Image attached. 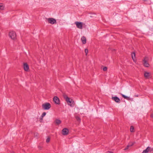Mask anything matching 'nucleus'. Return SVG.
Masks as SVG:
<instances>
[{
  "label": "nucleus",
  "instance_id": "obj_1",
  "mask_svg": "<svg viewBox=\"0 0 153 153\" xmlns=\"http://www.w3.org/2000/svg\"><path fill=\"white\" fill-rule=\"evenodd\" d=\"M148 58L147 57H145L143 59V64L146 67H148L149 66V64L148 63Z\"/></svg>",
  "mask_w": 153,
  "mask_h": 153
},
{
  "label": "nucleus",
  "instance_id": "obj_2",
  "mask_svg": "<svg viewBox=\"0 0 153 153\" xmlns=\"http://www.w3.org/2000/svg\"><path fill=\"white\" fill-rule=\"evenodd\" d=\"M42 107L45 110H48L51 107V105L49 103H45L42 105Z\"/></svg>",
  "mask_w": 153,
  "mask_h": 153
},
{
  "label": "nucleus",
  "instance_id": "obj_3",
  "mask_svg": "<svg viewBox=\"0 0 153 153\" xmlns=\"http://www.w3.org/2000/svg\"><path fill=\"white\" fill-rule=\"evenodd\" d=\"M10 37L13 39H14L16 37V35L15 32L13 31L10 32L9 33Z\"/></svg>",
  "mask_w": 153,
  "mask_h": 153
},
{
  "label": "nucleus",
  "instance_id": "obj_4",
  "mask_svg": "<svg viewBox=\"0 0 153 153\" xmlns=\"http://www.w3.org/2000/svg\"><path fill=\"white\" fill-rule=\"evenodd\" d=\"M48 22L51 24H56V21L55 19L53 18H49L47 19Z\"/></svg>",
  "mask_w": 153,
  "mask_h": 153
},
{
  "label": "nucleus",
  "instance_id": "obj_5",
  "mask_svg": "<svg viewBox=\"0 0 153 153\" xmlns=\"http://www.w3.org/2000/svg\"><path fill=\"white\" fill-rule=\"evenodd\" d=\"M75 24L76 25V26L79 29H82V22H75Z\"/></svg>",
  "mask_w": 153,
  "mask_h": 153
},
{
  "label": "nucleus",
  "instance_id": "obj_6",
  "mask_svg": "<svg viewBox=\"0 0 153 153\" xmlns=\"http://www.w3.org/2000/svg\"><path fill=\"white\" fill-rule=\"evenodd\" d=\"M53 100L56 104L59 105L60 104L59 99L57 97H54L53 98Z\"/></svg>",
  "mask_w": 153,
  "mask_h": 153
},
{
  "label": "nucleus",
  "instance_id": "obj_7",
  "mask_svg": "<svg viewBox=\"0 0 153 153\" xmlns=\"http://www.w3.org/2000/svg\"><path fill=\"white\" fill-rule=\"evenodd\" d=\"M152 150V149L150 147L148 146L145 150H143L142 153H147L149 152H151Z\"/></svg>",
  "mask_w": 153,
  "mask_h": 153
},
{
  "label": "nucleus",
  "instance_id": "obj_8",
  "mask_svg": "<svg viewBox=\"0 0 153 153\" xmlns=\"http://www.w3.org/2000/svg\"><path fill=\"white\" fill-rule=\"evenodd\" d=\"M69 131L66 128H63L62 131V133L64 135H67Z\"/></svg>",
  "mask_w": 153,
  "mask_h": 153
},
{
  "label": "nucleus",
  "instance_id": "obj_9",
  "mask_svg": "<svg viewBox=\"0 0 153 153\" xmlns=\"http://www.w3.org/2000/svg\"><path fill=\"white\" fill-rule=\"evenodd\" d=\"M112 99L114 101L116 102L120 103V99L116 96L114 97H112Z\"/></svg>",
  "mask_w": 153,
  "mask_h": 153
},
{
  "label": "nucleus",
  "instance_id": "obj_10",
  "mask_svg": "<svg viewBox=\"0 0 153 153\" xmlns=\"http://www.w3.org/2000/svg\"><path fill=\"white\" fill-rule=\"evenodd\" d=\"M24 68L25 71H28L29 69V67L28 64L26 63H25L23 64Z\"/></svg>",
  "mask_w": 153,
  "mask_h": 153
},
{
  "label": "nucleus",
  "instance_id": "obj_11",
  "mask_svg": "<svg viewBox=\"0 0 153 153\" xmlns=\"http://www.w3.org/2000/svg\"><path fill=\"white\" fill-rule=\"evenodd\" d=\"M144 76L146 79H149L150 77L149 73L146 71H145L144 72Z\"/></svg>",
  "mask_w": 153,
  "mask_h": 153
},
{
  "label": "nucleus",
  "instance_id": "obj_12",
  "mask_svg": "<svg viewBox=\"0 0 153 153\" xmlns=\"http://www.w3.org/2000/svg\"><path fill=\"white\" fill-rule=\"evenodd\" d=\"M82 42L83 44H85L86 42V39L84 36H83L81 39Z\"/></svg>",
  "mask_w": 153,
  "mask_h": 153
},
{
  "label": "nucleus",
  "instance_id": "obj_13",
  "mask_svg": "<svg viewBox=\"0 0 153 153\" xmlns=\"http://www.w3.org/2000/svg\"><path fill=\"white\" fill-rule=\"evenodd\" d=\"M64 97L66 101L69 105V103H71V101L70 100V99L67 96Z\"/></svg>",
  "mask_w": 153,
  "mask_h": 153
},
{
  "label": "nucleus",
  "instance_id": "obj_14",
  "mask_svg": "<svg viewBox=\"0 0 153 153\" xmlns=\"http://www.w3.org/2000/svg\"><path fill=\"white\" fill-rule=\"evenodd\" d=\"M131 57L134 61H135V53L134 52H133L131 53Z\"/></svg>",
  "mask_w": 153,
  "mask_h": 153
},
{
  "label": "nucleus",
  "instance_id": "obj_15",
  "mask_svg": "<svg viewBox=\"0 0 153 153\" xmlns=\"http://www.w3.org/2000/svg\"><path fill=\"white\" fill-rule=\"evenodd\" d=\"M55 122V123L57 125H59L61 123V121L60 120L56 119V120Z\"/></svg>",
  "mask_w": 153,
  "mask_h": 153
},
{
  "label": "nucleus",
  "instance_id": "obj_16",
  "mask_svg": "<svg viewBox=\"0 0 153 153\" xmlns=\"http://www.w3.org/2000/svg\"><path fill=\"white\" fill-rule=\"evenodd\" d=\"M130 131L131 132H134V128L133 126H131L130 128Z\"/></svg>",
  "mask_w": 153,
  "mask_h": 153
},
{
  "label": "nucleus",
  "instance_id": "obj_17",
  "mask_svg": "<svg viewBox=\"0 0 153 153\" xmlns=\"http://www.w3.org/2000/svg\"><path fill=\"white\" fill-rule=\"evenodd\" d=\"M4 8V5L2 3H0V9L3 10Z\"/></svg>",
  "mask_w": 153,
  "mask_h": 153
},
{
  "label": "nucleus",
  "instance_id": "obj_18",
  "mask_svg": "<svg viewBox=\"0 0 153 153\" xmlns=\"http://www.w3.org/2000/svg\"><path fill=\"white\" fill-rule=\"evenodd\" d=\"M46 114V113L45 112H43L42 114L41 117H42V118L44 117Z\"/></svg>",
  "mask_w": 153,
  "mask_h": 153
},
{
  "label": "nucleus",
  "instance_id": "obj_19",
  "mask_svg": "<svg viewBox=\"0 0 153 153\" xmlns=\"http://www.w3.org/2000/svg\"><path fill=\"white\" fill-rule=\"evenodd\" d=\"M121 95L122 97L125 99H127V98H128V97H127V96H126V95H125L124 94H121Z\"/></svg>",
  "mask_w": 153,
  "mask_h": 153
},
{
  "label": "nucleus",
  "instance_id": "obj_20",
  "mask_svg": "<svg viewBox=\"0 0 153 153\" xmlns=\"http://www.w3.org/2000/svg\"><path fill=\"white\" fill-rule=\"evenodd\" d=\"M76 119L78 121H80L81 120L79 117L77 116L76 117Z\"/></svg>",
  "mask_w": 153,
  "mask_h": 153
},
{
  "label": "nucleus",
  "instance_id": "obj_21",
  "mask_svg": "<svg viewBox=\"0 0 153 153\" xmlns=\"http://www.w3.org/2000/svg\"><path fill=\"white\" fill-rule=\"evenodd\" d=\"M85 53L86 55H87V53L88 52V49H85Z\"/></svg>",
  "mask_w": 153,
  "mask_h": 153
},
{
  "label": "nucleus",
  "instance_id": "obj_22",
  "mask_svg": "<svg viewBox=\"0 0 153 153\" xmlns=\"http://www.w3.org/2000/svg\"><path fill=\"white\" fill-rule=\"evenodd\" d=\"M134 144V143H132L131 144H129L127 146H128V147L129 148V147L132 146Z\"/></svg>",
  "mask_w": 153,
  "mask_h": 153
},
{
  "label": "nucleus",
  "instance_id": "obj_23",
  "mask_svg": "<svg viewBox=\"0 0 153 153\" xmlns=\"http://www.w3.org/2000/svg\"><path fill=\"white\" fill-rule=\"evenodd\" d=\"M107 70V68L106 67H104L103 68V70L104 71H106Z\"/></svg>",
  "mask_w": 153,
  "mask_h": 153
},
{
  "label": "nucleus",
  "instance_id": "obj_24",
  "mask_svg": "<svg viewBox=\"0 0 153 153\" xmlns=\"http://www.w3.org/2000/svg\"><path fill=\"white\" fill-rule=\"evenodd\" d=\"M50 140V138H48L47 139H46V141L47 143H48L49 142Z\"/></svg>",
  "mask_w": 153,
  "mask_h": 153
},
{
  "label": "nucleus",
  "instance_id": "obj_25",
  "mask_svg": "<svg viewBox=\"0 0 153 153\" xmlns=\"http://www.w3.org/2000/svg\"><path fill=\"white\" fill-rule=\"evenodd\" d=\"M128 147L127 146L126 147V148L124 149V150H127V149H128Z\"/></svg>",
  "mask_w": 153,
  "mask_h": 153
},
{
  "label": "nucleus",
  "instance_id": "obj_26",
  "mask_svg": "<svg viewBox=\"0 0 153 153\" xmlns=\"http://www.w3.org/2000/svg\"><path fill=\"white\" fill-rule=\"evenodd\" d=\"M38 133H36L34 134V135H35V136H36H36H38Z\"/></svg>",
  "mask_w": 153,
  "mask_h": 153
},
{
  "label": "nucleus",
  "instance_id": "obj_27",
  "mask_svg": "<svg viewBox=\"0 0 153 153\" xmlns=\"http://www.w3.org/2000/svg\"><path fill=\"white\" fill-rule=\"evenodd\" d=\"M106 153H113V152H107Z\"/></svg>",
  "mask_w": 153,
  "mask_h": 153
},
{
  "label": "nucleus",
  "instance_id": "obj_28",
  "mask_svg": "<svg viewBox=\"0 0 153 153\" xmlns=\"http://www.w3.org/2000/svg\"><path fill=\"white\" fill-rule=\"evenodd\" d=\"M151 116L152 117H153V115H152V114L151 115Z\"/></svg>",
  "mask_w": 153,
  "mask_h": 153
}]
</instances>
